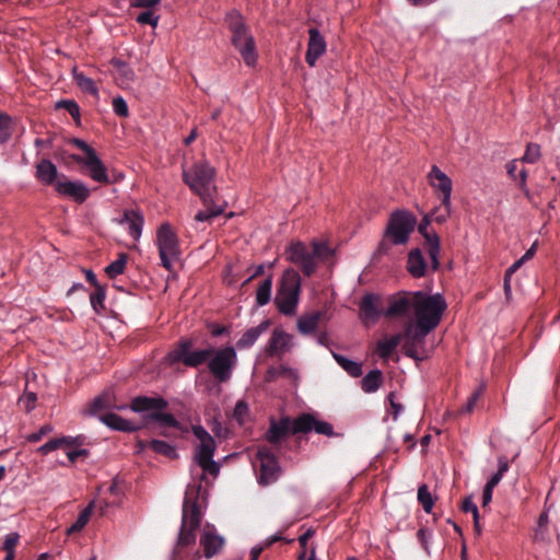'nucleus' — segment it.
Wrapping results in <instances>:
<instances>
[{
	"label": "nucleus",
	"mask_w": 560,
	"mask_h": 560,
	"mask_svg": "<svg viewBox=\"0 0 560 560\" xmlns=\"http://www.w3.org/2000/svg\"><path fill=\"white\" fill-rule=\"evenodd\" d=\"M451 213H452V203L446 207V206H440V207H435L432 212H431V217L433 218V220L436 222V223H444L447 221V219L451 217Z\"/></svg>",
	"instance_id": "864d4df0"
},
{
	"label": "nucleus",
	"mask_w": 560,
	"mask_h": 560,
	"mask_svg": "<svg viewBox=\"0 0 560 560\" xmlns=\"http://www.w3.org/2000/svg\"><path fill=\"white\" fill-rule=\"evenodd\" d=\"M429 185L436 194H441L442 206L448 207L452 201L453 182L438 165H432L427 175Z\"/></svg>",
	"instance_id": "dca6fc26"
},
{
	"label": "nucleus",
	"mask_w": 560,
	"mask_h": 560,
	"mask_svg": "<svg viewBox=\"0 0 560 560\" xmlns=\"http://www.w3.org/2000/svg\"><path fill=\"white\" fill-rule=\"evenodd\" d=\"M71 143L74 144L81 151H83L85 153V156H91L92 154H94L96 152L90 144H88L82 139L73 138L71 140Z\"/></svg>",
	"instance_id": "0e129e2a"
},
{
	"label": "nucleus",
	"mask_w": 560,
	"mask_h": 560,
	"mask_svg": "<svg viewBox=\"0 0 560 560\" xmlns=\"http://www.w3.org/2000/svg\"><path fill=\"white\" fill-rule=\"evenodd\" d=\"M416 292L400 291L388 298V306L384 311L386 317H407L415 308Z\"/></svg>",
	"instance_id": "2eb2a0df"
},
{
	"label": "nucleus",
	"mask_w": 560,
	"mask_h": 560,
	"mask_svg": "<svg viewBox=\"0 0 560 560\" xmlns=\"http://www.w3.org/2000/svg\"><path fill=\"white\" fill-rule=\"evenodd\" d=\"M224 541V538L217 533L213 525H205L200 536V546L207 559L214 557L223 548Z\"/></svg>",
	"instance_id": "aec40b11"
},
{
	"label": "nucleus",
	"mask_w": 560,
	"mask_h": 560,
	"mask_svg": "<svg viewBox=\"0 0 560 560\" xmlns=\"http://www.w3.org/2000/svg\"><path fill=\"white\" fill-rule=\"evenodd\" d=\"M249 416V407L244 400H238L233 410V418L238 424H244Z\"/></svg>",
	"instance_id": "3c124183"
},
{
	"label": "nucleus",
	"mask_w": 560,
	"mask_h": 560,
	"mask_svg": "<svg viewBox=\"0 0 560 560\" xmlns=\"http://www.w3.org/2000/svg\"><path fill=\"white\" fill-rule=\"evenodd\" d=\"M401 334L393 335L390 338L377 342V353L381 358L387 359L401 342Z\"/></svg>",
	"instance_id": "4c0bfd02"
},
{
	"label": "nucleus",
	"mask_w": 560,
	"mask_h": 560,
	"mask_svg": "<svg viewBox=\"0 0 560 560\" xmlns=\"http://www.w3.org/2000/svg\"><path fill=\"white\" fill-rule=\"evenodd\" d=\"M12 137V118L5 113H0V143H7Z\"/></svg>",
	"instance_id": "c03bdc74"
},
{
	"label": "nucleus",
	"mask_w": 560,
	"mask_h": 560,
	"mask_svg": "<svg viewBox=\"0 0 560 560\" xmlns=\"http://www.w3.org/2000/svg\"><path fill=\"white\" fill-rule=\"evenodd\" d=\"M292 336L282 329L276 328L267 343V353L269 355H279L289 350Z\"/></svg>",
	"instance_id": "393cba45"
},
{
	"label": "nucleus",
	"mask_w": 560,
	"mask_h": 560,
	"mask_svg": "<svg viewBox=\"0 0 560 560\" xmlns=\"http://www.w3.org/2000/svg\"><path fill=\"white\" fill-rule=\"evenodd\" d=\"M160 15L155 14L153 10H144L136 18V22L140 25H151L155 28L159 24Z\"/></svg>",
	"instance_id": "09e8293b"
},
{
	"label": "nucleus",
	"mask_w": 560,
	"mask_h": 560,
	"mask_svg": "<svg viewBox=\"0 0 560 560\" xmlns=\"http://www.w3.org/2000/svg\"><path fill=\"white\" fill-rule=\"evenodd\" d=\"M312 247L313 249L311 253L314 255L315 260H326L334 254V250L328 246L326 242L314 241L312 243Z\"/></svg>",
	"instance_id": "a18cd8bd"
},
{
	"label": "nucleus",
	"mask_w": 560,
	"mask_h": 560,
	"mask_svg": "<svg viewBox=\"0 0 560 560\" xmlns=\"http://www.w3.org/2000/svg\"><path fill=\"white\" fill-rule=\"evenodd\" d=\"M485 392V385L480 384L474 393L468 397L466 405L463 407V412H471L479 400L480 396Z\"/></svg>",
	"instance_id": "5fc2aeb1"
},
{
	"label": "nucleus",
	"mask_w": 560,
	"mask_h": 560,
	"mask_svg": "<svg viewBox=\"0 0 560 560\" xmlns=\"http://www.w3.org/2000/svg\"><path fill=\"white\" fill-rule=\"evenodd\" d=\"M407 270L413 278H422L425 275L427 262L419 248L411 249L408 254Z\"/></svg>",
	"instance_id": "c756f323"
},
{
	"label": "nucleus",
	"mask_w": 560,
	"mask_h": 560,
	"mask_svg": "<svg viewBox=\"0 0 560 560\" xmlns=\"http://www.w3.org/2000/svg\"><path fill=\"white\" fill-rule=\"evenodd\" d=\"M191 347L192 341L190 339H180L175 348L165 355V363L168 365L183 363L187 368L196 369L209 362V358L213 352L212 347L195 350H191Z\"/></svg>",
	"instance_id": "6e6552de"
},
{
	"label": "nucleus",
	"mask_w": 560,
	"mask_h": 560,
	"mask_svg": "<svg viewBox=\"0 0 560 560\" xmlns=\"http://www.w3.org/2000/svg\"><path fill=\"white\" fill-rule=\"evenodd\" d=\"M147 418L150 420H154L165 427L178 429L182 431H187L186 429L182 428L180 422L174 417V415L163 412L162 410H156L154 412H151L147 416Z\"/></svg>",
	"instance_id": "e433bc0d"
},
{
	"label": "nucleus",
	"mask_w": 560,
	"mask_h": 560,
	"mask_svg": "<svg viewBox=\"0 0 560 560\" xmlns=\"http://www.w3.org/2000/svg\"><path fill=\"white\" fill-rule=\"evenodd\" d=\"M335 361L352 377H359L362 375V364L346 358L345 355L331 351Z\"/></svg>",
	"instance_id": "c9c22d12"
},
{
	"label": "nucleus",
	"mask_w": 560,
	"mask_h": 560,
	"mask_svg": "<svg viewBox=\"0 0 560 560\" xmlns=\"http://www.w3.org/2000/svg\"><path fill=\"white\" fill-rule=\"evenodd\" d=\"M215 168L208 161L194 163L189 168H183L184 183L198 195L202 202L211 201Z\"/></svg>",
	"instance_id": "39448f33"
},
{
	"label": "nucleus",
	"mask_w": 560,
	"mask_h": 560,
	"mask_svg": "<svg viewBox=\"0 0 560 560\" xmlns=\"http://www.w3.org/2000/svg\"><path fill=\"white\" fill-rule=\"evenodd\" d=\"M540 156H541L540 145L537 143L530 142L526 145V150L522 158V161L533 164V163H536L540 159Z\"/></svg>",
	"instance_id": "603ef678"
},
{
	"label": "nucleus",
	"mask_w": 560,
	"mask_h": 560,
	"mask_svg": "<svg viewBox=\"0 0 560 560\" xmlns=\"http://www.w3.org/2000/svg\"><path fill=\"white\" fill-rule=\"evenodd\" d=\"M256 457L259 463L256 472L257 482L262 487L275 483L280 478L282 472L277 456L269 447L261 446L258 448Z\"/></svg>",
	"instance_id": "9b49d317"
},
{
	"label": "nucleus",
	"mask_w": 560,
	"mask_h": 560,
	"mask_svg": "<svg viewBox=\"0 0 560 560\" xmlns=\"http://www.w3.org/2000/svg\"><path fill=\"white\" fill-rule=\"evenodd\" d=\"M269 326L270 320L265 319L258 326L247 329L236 341V348L240 350L250 348Z\"/></svg>",
	"instance_id": "c85d7f7f"
},
{
	"label": "nucleus",
	"mask_w": 560,
	"mask_h": 560,
	"mask_svg": "<svg viewBox=\"0 0 560 560\" xmlns=\"http://www.w3.org/2000/svg\"><path fill=\"white\" fill-rule=\"evenodd\" d=\"M202 490L201 483L189 487L183 502L180 526L198 529L202 521V512L199 504V495Z\"/></svg>",
	"instance_id": "f8f14e48"
},
{
	"label": "nucleus",
	"mask_w": 560,
	"mask_h": 560,
	"mask_svg": "<svg viewBox=\"0 0 560 560\" xmlns=\"http://www.w3.org/2000/svg\"><path fill=\"white\" fill-rule=\"evenodd\" d=\"M52 427L50 424H44L40 427V429L36 432H33L27 435L26 440L31 443H36L43 439L46 434L52 432Z\"/></svg>",
	"instance_id": "680f3d73"
},
{
	"label": "nucleus",
	"mask_w": 560,
	"mask_h": 560,
	"mask_svg": "<svg viewBox=\"0 0 560 560\" xmlns=\"http://www.w3.org/2000/svg\"><path fill=\"white\" fill-rule=\"evenodd\" d=\"M202 203L206 209L198 211L195 215V220L198 222L211 221L213 218L221 215L225 209V202L215 203L212 196H211V201H208V203H206V202H202Z\"/></svg>",
	"instance_id": "7c9ffc66"
},
{
	"label": "nucleus",
	"mask_w": 560,
	"mask_h": 560,
	"mask_svg": "<svg viewBox=\"0 0 560 560\" xmlns=\"http://www.w3.org/2000/svg\"><path fill=\"white\" fill-rule=\"evenodd\" d=\"M149 447L156 454L164 455L171 459H175L178 457L176 447L165 441L151 440L149 441Z\"/></svg>",
	"instance_id": "ea45409f"
},
{
	"label": "nucleus",
	"mask_w": 560,
	"mask_h": 560,
	"mask_svg": "<svg viewBox=\"0 0 560 560\" xmlns=\"http://www.w3.org/2000/svg\"><path fill=\"white\" fill-rule=\"evenodd\" d=\"M387 398H388L389 404H390L393 419L397 420V418L399 417V415L402 411L404 407H402L401 404L395 401V393H393V392L389 393Z\"/></svg>",
	"instance_id": "338daca9"
},
{
	"label": "nucleus",
	"mask_w": 560,
	"mask_h": 560,
	"mask_svg": "<svg viewBox=\"0 0 560 560\" xmlns=\"http://www.w3.org/2000/svg\"><path fill=\"white\" fill-rule=\"evenodd\" d=\"M196 528L180 526L176 544L172 551V560L180 559L183 557L184 550L186 548L192 547L196 544Z\"/></svg>",
	"instance_id": "a878e982"
},
{
	"label": "nucleus",
	"mask_w": 560,
	"mask_h": 560,
	"mask_svg": "<svg viewBox=\"0 0 560 560\" xmlns=\"http://www.w3.org/2000/svg\"><path fill=\"white\" fill-rule=\"evenodd\" d=\"M57 448H60V446H59L57 438H56V439H51V440L47 441L46 443H44L43 445H40L37 448V452L40 453L42 455H47L48 453H50Z\"/></svg>",
	"instance_id": "69168bd1"
},
{
	"label": "nucleus",
	"mask_w": 560,
	"mask_h": 560,
	"mask_svg": "<svg viewBox=\"0 0 560 560\" xmlns=\"http://www.w3.org/2000/svg\"><path fill=\"white\" fill-rule=\"evenodd\" d=\"M127 260H128V255L126 253H120L118 255V258L115 259L114 261H112L105 268V273L108 276V278L115 279L116 277L122 275L126 269Z\"/></svg>",
	"instance_id": "79ce46f5"
},
{
	"label": "nucleus",
	"mask_w": 560,
	"mask_h": 560,
	"mask_svg": "<svg viewBox=\"0 0 560 560\" xmlns=\"http://www.w3.org/2000/svg\"><path fill=\"white\" fill-rule=\"evenodd\" d=\"M430 224V218L429 215H424L421 222L418 225L419 233L425 238L427 245H428V255L431 260V268L432 270H436L440 266V237L436 233H429L428 226Z\"/></svg>",
	"instance_id": "6ab92c4d"
},
{
	"label": "nucleus",
	"mask_w": 560,
	"mask_h": 560,
	"mask_svg": "<svg viewBox=\"0 0 560 560\" xmlns=\"http://www.w3.org/2000/svg\"><path fill=\"white\" fill-rule=\"evenodd\" d=\"M37 396L35 393L26 392L20 398L19 402L26 412H31L36 407Z\"/></svg>",
	"instance_id": "6e6d98bb"
},
{
	"label": "nucleus",
	"mask_w": 560,
	"mask_h": 560,
	"mask_svg": "<svg viewBox=\"0 0 560 560\" xmlns=\"http://www.w3.org/2000/svg\"><path fill=\"white\" fill-rule=\"evenodd\" d=\"M285 259L298 266L305 277H311L317 268L314 255L308 250L306 245L301 242H292L285 248Z\"/></svg>",
	"instance_id": "ddd939ff"
},
{
	"label": "nucleus",
	"mask_w": 560,
	"mask_h": 560,
	"mask_svg": "<svg viewBox=\"0 0 560 560\" xmlns=\"http://www.w3.org/2000/svg\"><path fill=\"white\" fill-rule=\"evenodd\" d=\"M71 158L77 164L88 168L91 179L100 184H110V177L107 173V168L96 152L91 156L73 154Z\"/></svg>",
	"instance_id": "a211bd4d"
},
{
	"label": "nucleus",
	"mask_w": 560,
	"mask_h": 560,
	"mask_svg": "<svg viewBox=\"0 0 560 560\" xmlns=\"http://www.w3.org/2000/svg\"><path fill=\"white\" fill-rule=\"evenodd\" d=\"M225 22L231 32L232 45L241 54L247 66H254L257 61L256 44L245 21L240 12L232 11L226 14Z\"/></svg>",
	"instance_id": "7ed1b4c3"
},
{
	"label": "nucleus",
	"mask_w": 560,
	"mask_h": 560,
	"mask_svg": "<svg viewBox=\"0 0 560 560\" xmlns=\"http://www.w3.org/2000/svg\"><path fill=\"white\" fill-rule=\"evenodd\" d=\"M72 79L82 92L98 96V88L95 81L86 77L83 72H80L77 67L72 69Z\"/></svg>",
	"instance_id": "473e14b6"
},
{
	"label": "nucleus",
	"mask_w": 560,
	"mask_h": 560,
	"mask_svg": "<svg viewBox=\"0 0 560 560\" xmlns=\"http://www.w3.org/2000/svg\"><path fill=\"white\" fill-rule=\"evenodd\" d=\"M416 224L417 217L411 211L396 209L389 214L384 237L388 238L393 245H404L409 241Z\"/></svg>",
	"instance_id": "0eeeda50"
},
{
	"label": "nucleus",
	"mask_w": 560,
	"mask_h": 560,
	"mask_svg": "<svg viewBox=\"0 0 560 560\" xmlns=\"http://www.w3.org/2000/svg\"><path fill=\"white\" fill-rule=\"evenodd\" d=\"M327 43L324 36L316 27L308 30V43L305 54V61L310 67H314L317 60L326 52Z\"/></svg>",
	"instance_id": "412c9836"
},
{
	"label": "nucleus",
	"mask_w": 560,
	"mask_h": 560,
	"mask_svg": "<svg viewBox=\"0 0 560 560\" xmlns=\"http://www.w3.org/2000/svg\"><path fill=\"white\" fill-rule=\"evenodd\" d=\"M94 502H90L79 514L75 522L67 529V534L71 535L73 533L82 530L88 524L92 511H93Z\"/></svg>",
	"instance_id": "a19ab883"
},
{
	"label": "nucleus",
	"mask_w": 560,
	"mask_h": 560,
	"mask_svg": "<svg viewBox=\"0 0 560 560\" xmlns=\"http://www.w3.org/2000/svg\"><path fill=\"white\" fill-rule=\"evenodd\" d=\"M155 243L159 248L161 266L168 271L172 270L173 264L180 257V249L178 237L170 223L165 222L160 225Z\"/></svg>",
	"instance_id": "1a4fd4ad"
},
{
	"label": "nucleus",
	"mask_w": 560,
	"mask_h": 560,
	"mask_svg": "<svg viewBox=\"0 0 560 560\" xmlns=\"http://www.w3.org/2000/svg\"><path fill=\"white\" fill-rule=\"evenodd\" d=\"M98 420L109 429L119 432H135L140 429V425L131 423L115 412L100 415Z\"/></svg>",
	"instance_id": "cd10ccee"
},
{
	"label": "nucleus",
	"mask_w": 560,
	"mask_h": 560,
	"mask_svg": "<svg viewBox=\"0 0 560 560\" xmlns=\"http://www.w3.org/2000/svg\"><path fill=\"white\" fill-rule=\"evenodd\" d=\"M236 363L237 353L234 347L213 348V352L209 358L208 369L219 383H226L231 380Z\"/></svg>",
	"instance_id": "9d476101"
},
{
	"label": "nucleus",
	"mask_w": 560,
	"mask_h": 560,
	"mask_svg": "<svg viewBox=\"0 0 560 560\" xmlns=\"http://www.w3.org/2000/svg\"><path fill=\"white\" fill-rule=\"evenodd\" d=\"M56 107L66 109L75 120V122L78 125L80 124V107L75 101L60 100L59 102H57Z\"/></svg>",
	"instance_id": "de8ad7c7"
},
{
	"label": "nucleus",
	"mask_w": 560,
	"mask_h": 560,
	"mask_svg": "<svg viewBox=\"0 0 560 560\" xmlns=\"http://www.w3.org/2000/svg\"><path fill=\"white\" fill-rule=\"evenodd\" d=\"M548 523H549L548 511H544L540 513V515L538 517L536 536L538 534L542 535L546 532Z\"/></svg>",
	"instance_id": "774afa93"
},
{
	"label": "nucleus",
	"mask_w": 560,
	"mask_h": 560,
	"mask_svg": "<svg viewBox=\"0 0 560 560\" xmlns=\"http://www.w3.org/2000/svg\"><path fill=\"white\" fill-rule=\"evenodd\" d=\"M20 535L18 533H10L5 536L2 549L9 552H15V547L19 542Z\"/></svg>",
	"instance_id": "052dcab7"
},
{
	"label": "nucleus",
	"mask_w": 560,
	"mask_h": 560,
	"mask_svg": "<svg viewBox=\"0 0 560 560\" xmlns=\"http://www.w3.org/2000/svg\"><path fill=\"white\" fill-rule=\"evenodd\" d=\"M418 502L421 504L422 509L425 513L430 514L435 503V499L432 497L429 491V487L427 483H422L418 488L417 492Z\"/></svg>",
	"instance_id": "37998d69"
},
{
	"label": "nucleus",
	"mask_w": 560,
	"mask_h": 560,
	"mask_svg": "<svg viewBox=\"0 0 560 560\" xmlns=\"http://www.w3.org/2000/svg\"><path fill=\"white\" fill-rule=\"evenodd\" d=\"M431 537H432L431 532L424 527L419 528L417 532V538L428 555H430L429 542H430Z\"/></svg>",
	"instance_id": "bf43d9fd"
},
{
	"label": "nucleus",
	"mask_w": 560,
	"mask_h": 560,
	"mask_svg": "<svg viewBox=\"0 0 560 560\" xmlns=\"http://www.w3.org/2000/svg\"><path fill=\"white\" fill-rule=\"evenodd\" d=\"M112 65L116 69L117 80L120 84H129L133 81L135 72L125 61L115 58L112 60Z\"/></svg>",
	"instance_id": "58836bf2"
},
{
	"label": "nucleus",
	"mask_w": 560,
	"mask_h": 560,
	"mask_svg": "<svg viewBox=\"0 0 560 560\" xmlns=\"http://www.w3.org/2000/svg\"><path fill=\"white\" fill-rule=\"evenodd\" d=\"M460 510L464 512V513H471L472 514V517L474 516H479V511H478V506L476 505V503L474 502V499H472V495L469 494L467 497H465L460 503Z\"/></svg>",
	"instance_id": "13d9d810"
},
{
	"label": "nucleus",
	"mask_w": 560,
	"mask_h": 560,
	"mask_svg": "<svg viewBox=\"0 0 560 560\" xmlns=\"http://www.w3.org/2000/svg\"><path fill=\"white\" fill-rule=\"evenodd\" d=\"M191 432L198 440L195 447L194 459L203 470L212 477H218L220 465L213 459L217 443L213 436L201 425L192 424Z\"/></svg>",
	"instance_id": "423d86ee"
},
{
	"label": "nucleus",
	"mask_w": 560,
	"mask_h": 560,
	"mask_svg": "<svg viewBox=\"0 0 560 560\" xmlns=\"http://www.w3.org/2000/svg\"><path fill=\"white\" fill-rule=\"evenodd\" d=\"M109 408H112L110 396L109 394H103L94 398L90 407V413L96 415L98 411Z\"/></svg>",
	"instance_id": "8fccbe9b"
},
{
	"label": "nucleus",
	"mask_w": 560,
	"mask_h": 560,
	"mask_svg": "<svg viewBox=\"0 0 560 560\" xmlns=\"http://www.w3.org/2000/svg\"><path fill=\"white\" fill-rule=\"evenodd\" d=\"M415 316L416 325L425 330H434L441 323L447 307L441 293L427 295L422 291H416Z\"/></svg>",
	"instance_id": "f03ea898"
},
{
	"label": "nucleus",
	"mask_w": 560,
	"mask_h": 560,
	"mask_svg": "<svg viewBox=\"0 0 560 560\" xmlns=\"http://www.w3.org/2000/svg\"><path fill=\"white\" fill-rule=\"evenodd\" d=\"M162 0H132L130 2L131 8H139L145 10H152V8L160 4Z\"/></svg>",
	"instance_id": "e2e57ef3"
},
{
	"label": "nucleus",
	"mask_w": 560,
	"mask_h": 560,
	"mask_svg": "<svg viewBox=\"0 0 560 560\" xmlns=\"http://www.w3.org/2000/svg\"><path fill=\"white\" fill-rule=\"evenodd\" d=\"M322 316H323V314L319 311L301 316L298 319V324H296L298 330L302 335H310V334L314 332L317 329V326L319 324Z\"/></svg>",
	"instance_id": "2f4dec72"
},
{
	"label": "nucleus",
	"mask_w": 560,
	"mask_h": 560,
	"mask_svg": "<svg viewBox=\"0 0 560 560\" xmlns=\"http://www.w3.org/2000/svg\"><path fill=\"white\" fill-rule=\"evenodd\" d=\"M272 275H269L257 288L255 294V304L257 307L267 305L271 300Z\"/></svg>",
	"instance_id": "f704fd0d"
},
{
	"label": "nucleus",
	"mask_w": 560,
	"mask_h": 560,
	"mask_svg": "<svg viewBox=\"0 0 560 560\" xmlns=\"http://www.w3.org/2000/svg\"><path fill=\"white\" fill-rule=\"evenodd\" d=\"M301 284V276L295 269L288 268L283 271L275 296V304L281 314L292 316L296 313Z\"/></svg>",
	"instance_id": "20e7f679"
},
{
	"label": "nucleus",
	"mask_w": 560,
	"mask_h": 560,
	"mask_svg": "<svg viewBox=\"0 0 560 560\" xmlns=\"http://www.w3.org/2000/svg\"><path fill=\"white\" fill-rule=\"evenodd\" d=\"M310 432L325 436H332L335 434L334 428L329 422L318 420L314 415L304 412L294 419L288 416H283L279 420L272 418L270 420V427L265 433V439L270 444H279L288 434L295 435Z\"/></svg>",
	"instance_id": "f257e3e1"
},
{
	"label": "nucleus",
	"mask_w": 560,
	"mask_h": 560,
	"mask_svg": "<svg viewBox=\"0 0 560 560\" xmlns=\"http://www.w3.org/2000/svg\"><path fill=\"white\" fill-rule=\"evenodd\" d=\"M61 178L55 188L59 196L70 198L77 203H83L90 198L91 190L83 182L67 179L66 175H61Z\"/></svg>",
	"instance_id": "f3484780"
},
{
	"label": "nucleus",
	"mask_w": 560,
	"mask_h": 560,
	"mask_svg": "<svg viewBox=\"0 0 560 560\" xmlns=\"http://www.w3.org/2000/svg\"><path fill=\"white\" fill-rule=\"evenodd\" d=\"M36 179L46 186L55 185L60 179L57 166L48 159H42L35 166Z\"/></svg>",
	"instance_id": "b1692460"
},
{
	"label": "nucleus",
	"mask_w": 560,
	"mask_h": 560,
	"mask_svg": "<svg viewBox=\"0 0 560 560\" xmlns=\"http://www.w3.org/2000/svg\"><path fill=\"white\" fill-rule=\"evenodd\" d=\"M113 110L119 117H127L129 115L128 105L124 97L117 96L113 100Z\"/></svg>",
	"instance_id": "4d7b16f0"
},
{
	"label": "nucleus",
	"mask_w": 560,
	"mask_h": 560,
	"mask_svg": "<svg viewBox=\"0 0 560 560\" xmlns=\"http://www.w3.org/2000/svg\"><path fill=\"white\" fill-rule=\"evenodd\" d=\"M105 298H106V290L102 285H97V288H95V291L90 294L91 305L96 313H100L101 310L104 308Z\"/></svg>",
	"instance_id": "49530a36"
},
{
	"label": "nucleus",
	"mask_w": 560,
	"mask_h": 560,
	"mask_svg": "<svg viewBox=\"0 0 560 560\" xmlns=\"http://www.w3.org/2000/svg\"><path fill=\"white\" fill-rule=\"evenodd\" d=\"M432 330H425L421 328V326L409 322L401 334L404 339V353L411 359L422 360V357L419 355V348H422L425 342V337Z\"/></svg>",
	"instance_id": "4468645a"
},
{
	"label": "nucleus",
	"mask_w": 560,
	"mask_h": 560,
	"mask_svg": "<svg viewBox=\"0 0 560 560\" xmlns=\"http://www.w3.org/2000/svg\"><path fill=\"white\" fill-rule=\"evenodd\" d=\"M119 223L127 225V230L131 238L135 241L140 240L144 225V217L140 209L125 210Z\"/></svg>",
	"instance_id": "4be33fe9"
},
{
	"label": "nucleus",
	"mask_w": 560,
	"mask_h": 560,
	"mask_svg": "<svg viewBox=\"0 0 560 560\" xmlns=\"http://www.w3.org/2000/svg\"><path fill=\"white\" fill-rule=\"evenodd\" d=\"M168 402L163 397H148V396H137L130 402V409L133 412H154L156 410H163L167 408Z\"/></svg>",
	"instance_id": "5701e85b"
},
{
	"label": "nucleus",
	"mask_w": 560,
	"mask_h": 560,
	"mask_svg": "<svg viewBox=\"0 0 560 560\" xmlns=\"http://www.w3.org/2000/svg\"><path fill=\"white\" fill-rule=\"evenodd\" d=\"M383 381L382 371L378 369L372 370L361 380V388L366 394L375 393L382 386Z\"/></svg>",
	"instance_id": "72a5a7b5"
},
{
	"label": "nucleus",
	"mask_w": 560,
	"mask_h": 560,
	"mask_svg": "<svg viewBox=\"0 0 560 560\" xmlns=\"http://www.w3.org/2000/svg\"><path fill=\"white\" fill-rule=\"evenodd\" d=\"M380 296L375 293H365L360 302V317L364 322L375 323L381 315L377 303Z\"/></svg>",
	"instance_id": "bb28decb"
}]
</instances>
